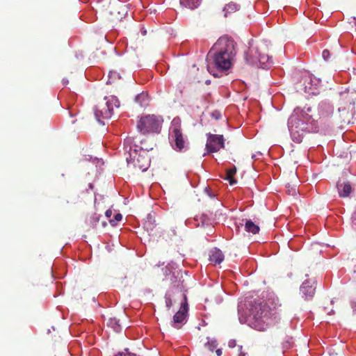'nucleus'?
I'll list each match as a JSON object with an SVG mask.
<instances>
[{"mask_svg": "<svg viewBox=\"0 0 356 356\" xmlns=\"http://www.w3.org/2000/svg\"><path fill=\"white\" fill-rule=\"evenodd\" d=\"M235 54L233 41L226 38H219L207 56L208 72L216 77L219 76V72L231 68Z\"/></svg>", "mask_w": 356, "mask_h": 356, "instance_id": "f257e3e1", "label": "nucleus"}, {"mask_svg": "<svg viewBox=\"0 0 356 356\" xmlns=\"http://www.w3.org/2000/svg\"><path fill=\"white\" fill-rule=\"evenodd\" d=\"M312 108H296L288 120V128L293 142H302L304 135L307 132H316L318 129L317 120L313 118Z\"/></svg>", "mask_w": 356, "mask_h": 356, "instance_id": "f03ea898", "label": "nucleus"}, {"mask_svg": "<svg viewBox=\"0 0 356 356\" xmlns=\"http://www.w3.org/2000/svg\"><path fill=\"white\" fill-rule=\"evenodd\" d=\"M238 319L241 323H247L250 327L259 330H266L273 323L270 312L266 304L254 301L250 305L248 314L244 312L243 306H238Z\"/></svg>", "mask_w": 356, "mask_h": 356, "instance_id": "7ed1b4c3", "label": "nucleus"}, {"mask_svg": "<svg viewBox=\"0 0 356 356\" xmlns=\"http://www.w3.org/2000/svg\"><path fill=\"white\" fill-rule=\"evenodd\" d=\"M124 149L125 154H128L126 157L129 165H132L134 168H138L141 171H145L149 166L150 159L148 155L149 149L147 147H139L131 137H127L124 140Z\"/></svg>", "mask_w": 356, "mask_h": 356, "instance_id": "20e7f679", "label": "nucleus"}, {"mask_svg": "<svg viewBox=\"0 0 356 356\" xmlns=\"http://www.w3.org/2000/svg\"><path fill=\"white\" fill-rule=\"evenodd\" d=\"M169 140L172 148L177 152H184L188 149V142L181 129V120L175 118L169 129Z\"/></svg>", "mask_w": 356, "mask_h": 356, "instance_id": "39448f33", "label": "nucleus"}, {"mask_svg": "<svg viewBox=\"0 0 356 356\" xmlns=\"http://www.w3.org/2000/svg\"><path fill=\"white\" fill-rule=\"evenodd\" d=\"M163 119L155 115H146L140 117L137 124L139 132L143 134L159 133L161 129Z\"/></svg>", "mask_w": 356, "mask_h": 356, "instance_id": "423d86ee", "label": "nucleus"}, {"mask_svg": "<svg viewBox=\"0 0 356 356\" xmlns=\"http://www.w3.org/2000/svg\"><path fill=\"white\" fill-rule=\"evenodd\" d=\"M106 102L103 105H99L95 110V114L98 121L100 118L109 119L111 118L114 108L120 106V102L116 97H106Z\"/></svg>", "mask_w": 356, "mask_h": 356, "instance_id": "0eeeda50", "label": "nucleus"}, {"mask_svg": "<svg viewBox=\"0 0 356 356\" xmlns=\"http://www.w3.org/2000/svg\"><path fill=\"white\" fill-rule=\"evenodd\" d=\"M320 83L319 79L306 72L300 81V86L302 88L299 89L309 95H316L319 92Z\"/></svg>", "mask_w": 356, "mask_h": 356, "instance_id": "6e6552de", "label": "nucleus"}, {"mask_svg": "<svg viewBox=\"0 0 356 356\" xmlns=\"http://www.w3.org/2000/svg\"><path fill=\"white\" fill-rule=\"evenodd\" d=\"M222 148H224L223 136L208 134L206 144L207 154L217 152Z\"/></svg>", "mask_w": 356, "mask_h": 356, "instance_id": "1a4fd4ad", "label": "nucleus"}, {"mask_svg": "<svg viewBox=\"0 0 356 356\" xmlns=\"http://www.w3.org/2000/svg\"><path fill=\"white\" fill-rule=\"evenodd\" d=\"M184 301L181 302L179 310L174 315L172 321V326L175 328H180L186 321L188 315V306L187 303L186 296H184Z\"/></svg>", "mask_w": 356, "mask_h": 356, "instance_id": "9d476101", "label": "nucleus"}, {"mask_svg": "<svg viewBox=\"0 0 356 356\" xmlns=\"http://www.w3.org/2000/svg\"><path fill=\"white\" fill-rule=\"evenodd\" d=\"M314 281L306 280L300 286V293L302 298L305 300L311 299L313 298L315 293L316 286H314Z\"/></svg>", "mask_w": 356, "mask_h": 356, "instance_id": "9b49d317", "label": "nucleus"}, {"mask_svg": "<svg viewBox=\"0 0 356 356\" xmlns=\"http://www.w3.org/2000/svg\"><path fill=\"white\" fill-rule=\"evenodd\" d=\"M257 58H253L252 63H259L261 68H268L273 63V60L268 55L265 54L257 53Z\"/></svg>", "mask_w": 356, "mask_h": 356, "instance_id": "f8f14e48", "label": "nucleus"}, {"mask_svg": "<svg viewBox=\"0 0 356 356\" xmlns=\"http://www.w3.org/2000/svg\"><path fill=\"white\" fill-rule=\"evenodd\" d=\"M224 260V254L218 248L212 249L209 252V261L214 264H220Z\"/></svg>", "mask_w": 356, "mask_h": 356, "instance_id": "ddd939ff", "label": "nucleus"}, {"mask_svg": "<svg viewBox=\"0 0 356 356\" xmlns=\"http://www.w3.org/2000/svg\"><path fill=\"white\" fill-rule=\"evenodd\" d=\"M337 188L340 197H346L349 196L352 191V187L349 182L338 183Z\"/></svg>", "mask_w": 356, "mask_h": 356, "instance_id": "4468645a", "label": "nucleus"}, {"mask_svg": "<svg viewBox=\"0 0 356 356\" xmlns=\"http://www.w3.org/2000/svg\"><path fill=\"white\" fill-rule=\"evenodd\" d=\"M201 3V0H180V4L191 10L197 8Z\"/></svg>", "mask_w": 356, "mask_h": 356, "instance_id": "2eb2a0df", "label": "nucleus"}, {"mask_svg": "<svg viewBox=\"0 0 356 356\" xmlns=\"http://www.w3.org/2000/svg\"><path fill=\"white\" fill-rule=\"evenodd\" d=\"M155 222L154 218L151 214H149L145 220L144 228L147 232H152L156 227Z\"/></svg>", "mask_w": 356, "mask_h": 356, "instance_id": "dca6fc26", "label": "nucleus"}, {"mask_svg": "<svg viewBox=\"0 0 356 356\" xmlns=\"http://www.w3.org/2000/svg\"><path fill=\"white\" fill-rule=\"evenodd\" d=\"M135 100L142 107H145L149 104L148 95L145 92H142L137 95Z\"/></svg>", "mask_w": 356, "mask_h": 356, "instance_id": "f3484780", "label": "nucleus"}, {"mask_svg": "<svg viewBox=\"0 0 356 356\" xmlns=\"http://www.w3.org/2000/svg\"><path fill=\"white\" fill-rule=\"evenodd\" d=\"M319 111L321 115L323 117H327L332 113V108L329 104L321 103L319 105Z\"/></svg>", "mask_w": 356, "mask_h": 356, "instance_id": "a211bd4d", "label": "nucleus"}, {"mask_svg": "<svg viewBox=\"0 0 356 356\" xmlns=\"http://www.w3.org/2000/svg\"><path fill=\"white\" fill-rule=\"evenodd\" d=\"M239 8H240V6L235 3L231 2V3H227L224 7V9H223V11L225 12V16L226 17L227 15V14L232 13L233 12L238 10L239 9Z\"/></svg>", "mask_w": 356, "mask_h": 356, "instance_id": "6ab92c4d", "label": "nucleus"}, {"mask_svg": "<svg viewBox=\"0 0 356 356\" xmlns=\"http://www.w3.org/2000/svg\"><path fill=\"white\" fill-rule=\"evenodd\" d=\"M245 230L252 234H257L259 231V227L251 220H248L245 225Z\"/></svg>", "mask_w": 356, "mask_h": 356, "instance_id": "aec40b11", "label": "nucleus"}, {"mask_svg": "<svg viewBox=\"0 0 356 356\" xmlns=\"http://www.w3.org/2000/svg\"><path fill=\"white\" fill-rule=\"evenodd\" d=\"M236 172V169L235 167L229 168L227 170L226 172V179H227L229 182L230 185H234L236 183V181L233 178L234 175Z\"/></svg>", "mask_w": 356, "mask_h": 356, "instance_id": "412c9836", "label": "nucleus"}, {"mask_svg": "<svg viewBox=\"0 0 356 356\" xmlns=\"http://www.w3.org/2000/svg\"><path fill=\"white\" fill-rule=\"evenodd\" d=\"M108 325L111 327L113 330L116 332H119L121 330V326L119 324L118 321L116 318H110L108 322Z\"/></svg>", "mask_w": 356, "mask_h": 356, "instance_id": "4be33fe9", "label": "nucleus"}, {"mask_svg": "<svg viewBox=\"0 0 356 356\" xmlns=\"http://www.w3.org/2000/svg\"><path fill=\"white\" fill-rule=\"evenodd\" d=\"M208 341L207 343H205V347L210 351H213V350L217 347V341L215 339H209L207 338Z\"/></svg>", "mask_w": 356, "mask_h": 356, "instance_id": "5701e85b", "label": "nucleus"}, {"mask_svg": "<svg viewBox=\"0 0 356 356\" xmlns=\"http://www.w3.org/2000/svg\"><path fill=\"white\" fill-rule=\"evenodd\" d=\"M165 299L166 307L168 309H170L171 308V307L172 306V300L171 299L170 295L168 293H166L165 296Z\"/></svg>", "mask_w": 356, "mask_h": 356, "instance_id": "b1692460", "label": "nucleus"}, {"mask_svg": "<svg viewBox=\"0 0 356 356\" xmlns=\"http://www.w3.org/2000/svg\"><path fill=\"white\" fill-rule=\"evenodd\" d=\"M122 216L120 213H117L115 215L114 219L110 220V223L112 225H115L117 222L122 220Z\"/></svg>", "mask_w": 356, "mask_h": 356, "instance_id": "393cba45", "label": "nucleus"}, {"mask_svg": "<svg viewBox=\"0 0 356 356\" xmlns=\"http://www.w3.org/2000/svg\"><path fill=\"white\" fill-rule=\"evenodd\" d=\"M116 78H120V75L118 73L115 72H111L109 73V76H108V81L106 82V83H109L111 82V80L113 79H116Z\"/></svg>", "mask_w": 356, "mask_h": 356, "instance_id": "a878e982", "label": "nucleus"}, {"mask_svg": "<svg viewBox=\"0 0 356 356\" xmlns=\"http://www.w3.org/2000/svg\"><path fill=\"white\" fill-rule=\"evenodd\" d=\"M211 116L216 120H219L221 118V113L218 111H214L211 113Z\"/></svg>", "mask_w": 356, "mask_h": 356, "instance_id": "bb28decb", "label": "nucleus"}, {"mask_svg": "<svg viewBox=\"0 0 356 356\" xmlns=\"http://www.w3.org/2000/svg\"><path fill=\"white\" fill-rule=\"evenodd\" d=\"M322 56L325 60H327L330 57V51L327 49L323 50V53H322Z\"/></svg>", "mask_w": 356, "mask_h": 356, "instance_id": "cd10ccee", "label": "nucleus"}, {"mask_svg": "<svg viewBox=\"0 0 356 356\" xmlns=\"http://www.w3.org/2000/svg\"><path fill=\"white\" fill-rule=\"evenodd\" d=\"M105 215L107 218H111L112 216V211L111 209H108L105 212Z\"/></svg>", "mask_w": 356, "mask_h": 356, "instance_id": "c85d7f7f", "label": "nucleus"}, {"mask_svg": "<svg viewBox=\"0 0 356 356\" xmlns=\"http://www.w3.org/2000/svg\"><path fill=\"white\" fill-rule=\"evenodd\" d=\"M351 307L353 309V311H356V302L355 301L351 302Z\"/></svg>", "mask_w": 356, "mask_h": 356, "instance_id": "c756f323", "label": "nucleus"}, {"mask_svg": "<svg viewBox=\"0 0 356 356\" xmlns=\"http://www.w3.org/2000/svg\"><path fill=\"white\" fill-rule=\"evenodd\" d=\"M216 353L217 356H221L222 355V350L218 348L216 350Z\"/></svg>", "mask_w": 356, "mask_h": 356, "instance_id": "7c9ffc66", "label": "nucleus"}, {"mask_svg": "<svg viewBox=\"0 0 356 356\" xmlns=\"http://www.w3.org/2000/svg\"><path fill=\"white\" fill-rule=\"evenodd\" d=\"M234 346H235V341H230L229 342V347L232 348V347H234Z\"/></svg>", "mask_w": 356, "mask_h": 356, "instance_id": "2f4dec72", "label": "nucleus"}, {"mask_svg": "<svg viewBox=\"0 0 356 356\" xmlns=\"http://www.w3.org/2000/svg\"><path fill=\"white\" fill-rule=\"evenodd\" d=\"M241 349H242V346H240V350H241V353H240V354H239V355H238V356H245V353H242V352H241Z\"/></svg>", "mask_w": 356, "mask_h": 356, "instance_id": "473e14b6", "label": "nucleus"}]
</instances>
